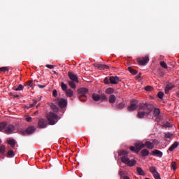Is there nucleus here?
I'll use <instances>...</instances> for the list:
<instances>
[{"label": "nucleus", "instance_id": "1", "mask_svg": "<svg viewBox=\"0 0 179 179\" xmlns=\"http://www.w3.org/2000/svg\"><path fill=\"white\" fill-rule=\"evenodd\" d=\"M77 92L80 94L78 99L80 101L84 103L87 100V96H86V94L89 93V90L87 88L81 87L77 90Z\"/></svg>", "mask_w": 179, "mask_h": 179}, {"label": "nucleus", "instance_id": "2", "mask_svg": "<svg viewBox=\"0 0 179 179\" xmlns=\"http://www.w3.org/2000/svg\"><path fill=\"white\" fill-rule=\"evenodd\" d=\"M47 120L49 122V125H55L58 122V115L50 112L47 114Z\"/></svg>", "mask_w": 179, "mask_h": 179}, {"label": "nucleus", "instance_id": "3", "mask_svg": "<svg viewBox=\"0 0 179 179\" xmlns=\"http://www.w3.org/2000/svg\"><path fill=\"white\" fill-rule=\"evenodd\" d=\"M155 106L150 103H141L138 105V110L140 111H145L147 113H151L153 111Z\"/></svg>", "mask_w": 179, "mask_h": 179}, {"label": "nucleus", "instance_id": "4", "mask_svg": "<svg viewBox=\"0 0 179 179\" xmlns=\"http://www.w3.org/2000/svg\"><path fill=\"white\" fill-rule=\"evenodd\" d=\"M36 132V127L34 126H29L26 130H21V135H31Z\"/></svg>", "mask_w": 179, "mask_h": 179}, {"label": "nucleus", "instance_id": "5", "mask_svg": "<svg viewBox=\"0 0 179 179\" xmlns=\"http://www.w3.org/2000/svg\"><path fill=\"white\" fill-rule=\"evenodd\" d=\"M55 103H57L59 106L60 107V108H64L65 107H66L67 104H68V101L64 98L59 99H55Z\"/></svg>", "mask_w": 179, "mask_h": 179}, {"label": "nucleus", "instance_id": "6", "mask_svg": "<svg viewBox=\"0 0 179 179\" xmlns=\"http://www.w3.org/2000/svg\"><path fill=\"white\" fill-rule=\"evenodd\" d=\"M137 108H138V101L136 99H133L131 101L130 106H128V111H135Z\"/></svg>", "mask_w": 179, "mask_h": 179}, {"label": "nucleus", "instance_id": "7", "mask_svg": "<svg viewBox=\"0 0 179 179\" xmlns=\"http://www.w3.org/2000/svg\"><path fill=\"white\" fill-rule=\"evenodd\" d=\"M118 155L120 157V160H121L122 163H124V162H125V160H127V159H129L128 158V152H127L126 150L119 151Z\"/></svg>", "mask_w": 179, "mask_h": 179}, {"label": "nucleus", "instance_id": "8", "mask_svg": "<svg viewBox=\"0 0 179 179\" xmlns=\"http://www.w3.org/2000/svg\"><path fill=\"white\" fill-rule=\"evenodd\" d=\"M15 128V126L13 124H9L8 126H6L4 134H6L7 135H10V134H13Z\"/></svg>", "mask_w": 179, "mask_h": 179}, {"label": "nucleus", "instance_id": "9", "mask_svg": "<svg viewBox=\"0 0 179 179\" xmlns=\"http://www.w3.org/2000/svg\"><path fill=\"white\" fill-rule=\"evenodd\" d=\"M68 76L71 80H73V82H76V83H79V79L76 74L73 73V72L69 71Z\"/></svg>", "mask_w": 179, "mask_h": 179}, {"label": "nucleus", "instance_id": "10", "mask_svg": "<svg viewBox=\"0 0 179 179\" xmlns=\"http://www.w3.org/2000/svg\"><path fill=\"white\" fill-rule=\"evenodd\" d=\"M109 80L111 85H117V83H120V82H121V79L118 76H110L109 78Z\"/></svg>", "mask_w": 179, "mask_h": 179}, {"label": "nucleus", "instance_id": "11", "mask_svg": "<svg viewBox=\"0 0 179 179\" xmlns=\"http://www.w3.org/2000/svg\"><path fill=\"white\" fill-rule=\"evenodd\" d=\"M134 146L136 148V153H139V152H141V150L145 148V144L142 142L136 143L134 144Z\"/></svg>", "mask_w": 179, "mask_h": 179}, {"label": "nucleus", "instance_id": "12", "mask_svg": "<svg viewBox=\"0 0 179 179\" xmlns=\"http://www.w3.org/2000/svg\"><path fill=\"white\" fill-rule=\"evenodd\" d=\"M124 164H127L129 167H134L136 164V161L135 159H129V158L127 159V160L123 161Z\"/></svg>", "mask_w": 179, "mask_h": 179}, {"label": "nucleus", "instance_id": "13", "mask_svg": "<svg viewBox=\"0 0 179 179\" xmlns=\"http://www.w3.org/2000/svg\"><path fill=\"white\" fill-rule=\"evenodd\" d=\"M38 125L40 128H46L48 122L45 120V119H41L38 122Z\"/></svg>", "mask_w": 179, "mask_h": 179}, {"label": "nucleus", "instance_id": "14", "mask_svg": "<svg viewBox=\"0 0 179 179\" xmlns=\"http://www.w3.org/2000/svg\"><path fill=\"white\" fill-rule=\"evenodd\" d=\"M150 112H145V111H138L137 114L138 118H144L145 116L148 117Z\"/></svg>", "mask_w": 179, "mask_h": 179}, {"label": "nucleus", "instance_id": "15", "mask_svg": "<svg viewBox=\"0 0 179 179\" xmlns=\"http://www.w3.org/2000/svg\"><path fill=\"white\" fill-rule=\"evenodd\" d=\"M146 148L147 149H154L155 148V144L150 141H145L144 143V148Z\"/></svg>", "mask_w": 179, "mask_h": 179}, {"label": "nucleus", "instance_id": "16", "mask_svg": "<svg viewBox=\"0 0 179 179\" xmlns=\"http://www.w3.org/2000/svg\"><path fill=\"white\" fill-rule=\"evenodd\" d=\"M151 155L152 156H157L158 157H163V152L159 150H154Z\"/></svg>", "mask_w": 179, "mask_h": 179}, {"label": "nucleus", "instance_id": "17", "mask_svg": "<svg viewBox=\"0 0 179 179\" xmlns=\"http://www.w3.org/2000/svg\"><path fill=\"white\" fill-rule=\"evenodd\" d=\"M147 62H149V57H143L138 61L140 65H146Z\"/></svg>", "mask_w": 179, "mask_h": 179}, {"label": "nucleus", "instance_id": "18", "mask_svg": "<svg viewBox=\"0 0 179 179\" xmlns=\"http://www.w3.org/2000/svg\"><path fill=\"white\" fill-rule=\"evenodd\" d=\"M110 104H114L117 101V97L114 94H110L108 98Z\"/></svg>", "mask_w": 179, "mask_h": 179}, {"label": "nucleus", "instance_id": "19", "mask_svg": "<svg viewBox=\"0 0 179 179\" xmlns=\"http://www.w3.org/2000/svg\"><path fill=\"white\" fill-rule=\"evenodd\" d=\"M149 150H148L147 149H143L141 151V154L143 156V157H145L146 156H149Z\"/></svg>", "mask_w": 179, "mask_h": 179}, {"label": "nucleus", "instance_id": "20", "mask_svg": "<svg viewBox=\"0 0 179 179\" xmlns=\"http://www.w3.org/2000/svg\"><path fill=\"white\" fill-rule=\"evenodd\" d=\"M76 81H73V80H69L68 83L69 85L70 86V87H71V89H76V84L75 83Z\"/></svg>", "mask_w": 179, "mask_h": 179}, {"label": "nucleus", "instance_id": "21", "mask_svg": "<svg viewBox=\"0 0 179 179\" xmlns=\"http://www.w3.org/2000/svg\"><path fill=\"white\" fill-rule=\"evenodd\" d=\"M173 86L171 85H167L166 87H165V94H169L170 90L173 89Z\"/></svg>", "mask_w": 179, "mask_h": 179}, {"label": "nucleus", "instance_id": "22", "mask_svg": "<svg viewBox=\"0 0 179 179\" xmlns=\"http://www.w3.org/2000/svg\"><path fill=\"white\" fill-rule=\"evenodd\" d=\"M115 90L114 88L113 87H108L106 90L105 93H106V94H113V93H114Z\"/></svg>", "mask_w": 179, "mask_h": 179}, {"label": "nucleus", "instance_id": "23", "mask_svg": "<svg viewBox=\"0 0 179 179\" xmlns=\"http://www.w3.org/2000/svg\"><path fill=\"white\" fill-rule=\"evenodd\" d=\"M136 171L138 176H145V171H143V169H142L141 167H137Z\"/></svg>", "mask_w": 179, "mask_h": 179}, {"label": "nucleus", "instance_id": "24", "mask_svg": "<svg viewBox=\"0 0 179 179\" xmlns=\"http://www.w3.org/2000/svg\"><path fill=\"white\" fill-rule=\"evenodd\" d=\"M13 89L15 92H19L20 90H23V89H24V87L23 86V85L20 84V85H19L18 87H13Z\"/></svg>", "mask_w": 179, "mask_h": 179}, {"label": "nucleus", "instance_id": "25", "mask_svg": "<svg viewBox=\"0 0 179 179\" xmlns=\"http://www.w3.org/2000/svg\"><path fill=\"white\" fill-rule=\"evenodd\" d=\"M5 128H6V122H0V132H2L3 129L5 131Z\"/></svg>", "mask_w": 179, "mask_h": 179}, {"label": "nucleus", "instance_id": "26", "mask_svg": "<svg viewBox=\"0 0 179 179\" xmlns=\"http://www.w3.org/2000/svg\"><path fill=\"white\" fill-rule=\"evenodd\" d=\"M178 146V142H175L169 148V150L170 152H173V150H174V149H176V148H177Z\"/></svg>", "mask_w": 179, "mask_h": 179}, {"label": "nucleus", "instance_id": "27", "mask_svg": "<svg viewBox=\"0 0 179 179\" xmlns=\"http://www.w3.org/2000/svg\"><path fill=\"white\" fill-rule=\"evenodd\" d=\"M92 99L94 101H99V100H100V95H99V94H92Z\"/></svg>", "mask_w": 179, "mask_h": 179}, {"label": "nucleus", "instance_id": "28", "mask_svg": "<svg viewBox=\"0 0 179 179\" xmlns=\"http://www.w3.org/2000/svg\"><path fill=\"white\" fill-rule=\"evenodd\" d=\"M66 94L68 96V97H72V96H73V91H72L71 89H69L66 91Z\"/></svg>", "mask_w": 179, "mask_h": 179}, {"label": "nucleus", "instance_id": "29", "mask_svg": "<svg viewBox=\"0 0 179 179\" xmlns=\"http://www.w3.org/2000/svg\"><path fill=\"white\" fill-rule=\"evenodd\" d=\"M100 96V100H101V101H107V100H108V98H107V96L104 94H101Z\"/></svg>", "mask_w": 179, "mask_h": 179}, {"label": "nucleus", "instance_id": "30", "mask_svg": "<svg viewBox=\"0 0 179 179\" xmlns=\"http://www.w3.org/2000/svg\"><path fill=\"white\" fill-rule=\"evenodd\" d=\"M153 115L154 117H159V115H160V109L155 108L154 110Z\"/></svg>", "mask_w": 179, "mask_h": 179}, {"label": "nucleus", "instance_id": "31", "mask_svg": "<svg viewBox=\"0 0 179 179\" xmlns=\"http://www.w3.org/2000/svg\"><path fill=\"white\" fill-rule=\"evenodd\" d=\"M128 71L130 72V73H131V75H136V73H138V71L132 69V67H129Z\"/></svg>", "mask_w": 179, "mask_h": 179}, {"label": "nucleus", "instance_id": "32", "mask_svg": "<svg viewBox=\"0 0 179 179\" xmlns=\"http://www.w3.org/2000/svg\"><path fill=\"white\" fill-rule=\"evenodd\" d=\"M116 107H117V110H122V108H124V107H125V103L122 102L120 103H118Z\"/></svg>", "mask_w": 179, "mask_h": 179}, {"label": "nucleus", "instance_id": "33", "mask_svg": "<svg viewBox=\"0 0 179 179\" xmlns=\"http://www.w3.org/2000/svg\"><path fill=\"white\" fill-rule=\"evenodd\" d=\"M15 157V152H13V150H10L8 153H7V157Z\"/></svg>", "mask_w": 179, "mask_h": 179}, {"label": "nucleus", "instance_id": "34", "mask_svg": "<svg viewBox=\"0 0 179 179\" xmlns=\"http://www.w3.org/2000/svg\"><path fill=\"white\" fill-rule=\"evenodd\" d=\"M6 152V147L5 145L0 146V153L1 155H3Z\"/></svg>", "mask_w": 179, "mask_h": 179}, {"label": "nucleus", "instance_id": "35", "mask_svg": "<svg viewBox=\"0 0 179 179\" xmlns=\"http://www.w3.org/2000/svg\"><path fill=\"white\" fill-rule=\"evenodd\" d=\"M61 87L64 92H66L68 90V85L64 83H61Z\"/></svg>", "mask_w": 179, "mask_h": 179}, {"label": "nucleus", "instance_id": "36", "mask_svg": "<svg viewBox=\"0 0 179 179\" xmlns=\"http://www.w3.org/2000/svg\"><path fill=\"white\" fill-rule=\"evenodd\" d=\"M150 171L153 175H155V174H156V173H157V170H156V167H155V166L150 167Z\"/></svg>", "mask_w": 179, "mask_h": 179}, {"label": "nucleus", "instance_id": "37", "mask_svg": "<svg viewBox=\"0 0 179 179\" xmlns=\"http://www.w3.org/2000/svg\"><path fill=\"white\" fill-rule=\"evenodd\" d=\"M50 108H52V110H53V111H55V113H57V111H58L59 108L57 107V106L54 103H51L50 104Z\"/></svg>", "mask_w": 179, "mask_h": 179}, {"label": "nucleus", "instance_id": "38", "mask_svg": "<svg viewBox=\"0 0 179 179\" xmlns=\"http://www.w3.org/2000/svg\"><path fill=\"white\" fill-rule=\"evenodd\" d=\"M8 143L10 145L11 148H15V145H16V141L13 139H10L8 141Z\"/></svg>", "mask_w": 179, "mask_h": 179}, {"label": "nucleus", "instance_id": "39", "mask_svg": "<svg viewBox=\"0 0 179 179\" xmlns=\"http://www.w3.org/2000/svg\"><path fill=\"white\" fill-rule=\"evenodd\" d=\"M99 67H100L99 69L103 70V71H104V69H108V68H109L108 66H107L106 64H101L99 66Z\"/></svg>", "mask_w": 179, "mask_h": 179}, {"label": "nucleus", "instance_id": "40", "mask_svg": "<svg viewBox=\"0 0 179 179\" xmlns=\"http://www.w3.org/2000/svg\"><path fill=\"white\" fill-rule=\"evenodd\" d=\"M160 66L162 68H164V69H167V68H169V66H167V64H166L164 62H161Z\"/></svg>", "mask_w": 179, "mask_h": 179}, {"label": "nucleus", "instance_id": "41", "mask_svg": "<svg viewBox=\"0 0 179 179\" xmlns=\"http://www.w3.org/2000/svg\"><path fill=\"white\" fill-rule=\"evenodd\" d=\"M171 169H173V170H177V163H176V162H172L171 163Z\"/></svg>", "mask_w": 179, "mask_h": 179}, {"label": "nucleus", "instance_id": "42", "mask_svg": "<svg viewBox=\"0 0 179 179\" xmlns=\"http://www.w3.org/2000/svg\"><path fill=\"white\" fill-rule=\"evenodd\" d=\"M103 83H105V85H110V83H111L110 82V79H108V78L106 77L103 80Z\"/></svg>", "mask_w": 179, "mask_h": 179}, {"label": "nucleus", "instance_id": "43", "mask_svg": "<svg viewBox=\"0 0 179 179\" xmlns=\"http://www.w3.org/2000/svg\"><path fill=\"white\" fill-rule=\"evenodd\" d=\"M25 86H28V89L29 87H31V86H33V82L31 80L27 81Z\"/></svg>", "mask_w": 179, "mask_h": 179}, {"label": "nucleus", "instance_id": "44", "mask_svg": "<svg viewBox=\"0 0 179 179\" xmlns=\"http://www.w3.org/2000/svg\"><path fill=\"white\" fill-rule=\"evenodd\" d=\"M36 104H37V100H34L33 103H31L28 108H31L34 107V106H36Z\"/></svg>", "mask_w": 179, "mask_h": 179}, {"label": "nucleus", "instance_id": "45", "mask_svg": "<svg viewBox=\"0 0 179 179\" xmlns=\"http://www.w3.org/2000/svg\"><path fill=\"white\" fill-rule=\"evenodd\" d=\"M154 178H155V179H161L160 178V173H158V172H157L156 173H154Z\"/></svg>", "mask_w": 179, "mask_h": 179}, {"label": "nucleus", "instance_id": "46", "mask_svg": "<svg viewBox=\"0 0 179 179\" xmlns=\"http://www.w3.org/2000/svg\"><path fill=\"white\" fill-rule=\"evenodd\" d=\"M171 136H173V134H171L170 132L165 133V138H171Z\"/></svg>", "mask_w": 179, "mask_h": 179}, {"label": "nucleus", "instance_id": "47", "mask_svg": "<svg viewBox=\"0 0 179 179\" xmlns=\"http://www.w3.org/2000/svg\"><path fill=\"white\" fill-rule=\"evenodd\" d=\"M164 96V93L163 92H159L158 93V97H159V99H163Z\"/></svg>", "mask_w": 179, "mask_h": 179}, {"label": "nucleus", "instance_id": "48", "mask_svg": "<svg viewBox=\"0 0 179 179\" xmlns=\"http://www.w3.org/2000/svg\"><path fill=\"white\" fill-rule=\"evenodd\" d=\"M0 71L1 72H6V71H9V69H8V67H1V68H0Z\"/></svg>", "mask_w": 179, "mask_h": 179}, {"label": "nucleus", "instance_id": "49", "mask_svg": "<svg viewBox=\"0 0 179 179\" xmlns=\"http://www.w3.org/2000/svg\"><path fill=\"white\" fill-rule=\"evenodd\" d=\"M46 68H48L49 69H54L55 68V66L51 65V64H47Z\"/></svg>", "mask_w": 179, "mask_h": 179}, {"label": "nucleus", "instance_id": "50", "mask_svg": "<svg viewBox=\"0 0 179 179\" xmlns=\"http://www.w3.org/2000/svg\"><path fill=\"white\" fill-rule=\"evenodd\" d=\"M52 95L54 96V97H57L58 96V92H57V90H53Z\"/></svg>", "mask_w": 179, "mask_h": 179}, {"label": "nucleus", "instance_id": "51", "mask_svg": "<svg viewBox=\"0 0 179 179\" xmlns=\"http://www.w3.org/2000/svg\"><path fill=\"white\" fill-rule=\"evenodd\" d=\"M152 89H153V88L150 86H147L145 87V90H146L147 92H150V90H152Z\"/></svg>", "mask_w": 179, "mask_h": 179}, {"label": "nucleus", "instance_id": "52", "mask_svg": "<svg viewBox=\"0 0 179 179\" xmlns=\"http://www.w3.org/2000/svg\"><path fill=\"white\" fill-rule=\"evenodd\" d=\"M129 149L131 152H135L136 153V148H135V147L130 146Z\"/></svg>", "mask_w": 179, "mask_h": 179}, {"label": "nucleus", "instance_id": "53", "mask_svg": "<svg viewBox=\"0 0 179 179\" xmlns=\"http://www.w3.org/2000/svg\"><path fill=\"white\" fill-rule=\"evenodd\" d=\"M31 117H26V121H27V122H31Z\"/></svg>", "mask_w": 179, "mask_h": 179}, {"label": "nucleus", "instance_id": "54", "mask_svg": "<svg viewBox=\"0 0 179 179\" xmlns=\"http://www.w3.org/2000/svg\"><path fill=\"white\" fill-rule=\"evenodd\" d=\"M141 76H142V73H139L136 76V79H140Z\"/></svg>", "mask_w": 179, "mask_h": 179}, {"label": "nucleus", "instance_id": "55", "mask_svg": "<svg viewBox=\"0 0 179 179\" xmlns=\"http://www.w3.org/2000/svg\"><path fill=\"white\" fill-rule=\"evenodd\" d=\"M38 87H39V89H44V87H45V85H38Z\"/></svg>", "mask_w": 179, "mask_h": 179}, {"label": "nucleus", "instance_id": "56", "mask_svg": "<svg viewBox=\"0 0 179 179\" xmlns=\"http://www.w3.org/2000/svg\"><path fill=\"white\" fill-rule=\"evenodd\" d=\"M165 127H171V124L169 122H166V124H165Z\"/></svg>", "mask_w": 179, "mask_h": 179}, {"label": "nucleus", "instance_id": "57", "mask_svg": "<svg viewBox=\"0 0 179 179\" xmlns=\"http://www.w3.org/2000/svg\"><path fill=\"white\" fill-rule=\"evenodd\" d=\"M101 64H95L96 68H98V69H100V66Z\"/></svg>", "mask_w": 179, "mask_h": 179}, {"label": "nucleus", "instance_id": "58", "mask_svg": "<svg viewBox=\"0 0 179 179\" xmlns=\"http://www.w3.org/2000/svg\"><path fill=\"white\" fill-rule=\"evenodd\" d=\"M120 176H122L124 174V172L122 171H119Z\"/></svg>", "mask_w": 179, "mask_h": 179}, {"label": "nucleus", "instance_id": "59", "mask_svg": "<svg viewBox=\"0 0 179 179\" xmlns=\"http://www.w3.org/2000/svg\"><path fill=\"white\" fill-rule=\"evenodd\" d=\"M123 179H130L129 176H124Z\"/></svg>", "mask_w": 179, "mask_h": 179}, {"label": "nucleus", "instance_id": "60", "mask_svg": "<svg viewBox=\"0 0 179 179\" xmlns=\"http://www.w3.org/2000/svg\"><path fill=\"white\" fill-rule=\"evenodd\" d=\"M38 107H40V103H38V104L36 106V108H38Z\"/></svg>", "mask_w": 179, "mask_h": 179}, {"label": "nucleus", "instance_id": "61", "mask_svg": "<svg viewBox=\"0 0 179 179\" xmlns=\"http://www.w3.org/2000/svg\"><path fill=\"white\" fill-rule=\"evenodd\" d=\"M54 73H55V75H57V71H54Z\"/></svg>", "mask_w": 179, "mask_h": 179}, {"label": "nucleus", "instance_id": "62", "mask_svg": "<svg viewBox=\"0 0 179 179\" xmlns=\"http://www.w3.org/2000/svg\"><path fill=\"white\" fill-rule=\"evenodd\" d=\"M37 113H38V111H36V112L34 113V114H37Z\"/></svg>", "mask_w": 179, "mask_h": 179}, {"label": "nucleus", "instance_id": "63", "mask_svg": "<svg viewBox=\"0 0 179 179\" xmlns=\"http://www.w3.org/2000/svg\"><path fill=\"white\" fill-rule=\"evenodd\" d=\"M16 97H19V96L17 95Z\"/></svg>", "mask_w": 179, "mask_h": 179}, {"label": "nucleus", "instance_id": "64", "mask_svg": "<svg viewBox=\"0 0 179 179\" xmlns=\"http://www.w3.org/2000/svg\"><path fill=\"white\" fill-rule=\"evenodd\" d=\"M0 143H1V141H0Z\"/></svg>", "mask_w": 179, "mask_h": 179}]
</instances>
